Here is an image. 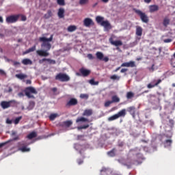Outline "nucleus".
<instances>
[{
    "mask_svg": "<svg viewBox=\"0 0 175 175\" xmlns=\"http://www.w3.org/2000/svg\"><path fill=\"white\" fill-rule=\"evenodd\" d=\"M174 126V120L172 119H170L168 122L165 125L164 129L165 132H167V133L165 134V137H167V139H172V137L173 136V133H172V131L173 130V128Z\"/></svg>",
    "mask_w": 175,
    "mask_h": 175,
    "instance_id": "f257e3e1",
    "label": "nucleus"
},
{
    "mask_svg": "<svg viewBox=\"0 0 175 175\" xmlns=\"http://www.w3.org/2000/svg\"><path fill=\"white\" fill-rule=\"evenodd\" d=\"M105 18L103 16H98L96 17V21L98 24H100L102 27L107 30L111 29V25L109 23V21H103Z\"/></svg>",
    "mask_w": 175,
    "mask_h": 175,
    "instance_id": "f03ea898",
    "label": "nucleus"
},
{
    "mask_svg": "<svg viewBox=\"0 0 175 175\" xmlns=\"http://www.w3.org/2000/svg\"><path fill=\"white\" fill-rule=\"evenodd\" d=\"M32 94L34 95L38 94V91L35 88L29 86L25 89V94L29 99H35V96L32 95Z\"/></svg>",
    "mask_w": 175,
    "mask_h": 175,
    "instance_id": "7ed1b4c3",
    "label": "nucleus"
},
{
    "mask_svg": "<svg viewBox=\"0 0 175 175\" xmlns=\"http://www.w3.org/2000/svg\"><path fill=\"white\" fill-rule=\"evenodd\" d=\"M0 105L3 109H9V107H16V106H17V101H16V100L1 101Z\"/></svg>",
    "mask_w": 175,
    "mask_h": 175,
    "instance_id": "20e7f679",
    "label": "nucleus"
},
{
    "mask_svg": "<svg viewBox=\"0 0 175 175\" xmlns=\"http://www.w3.org/2000/svg\"><path fill=\"white\" fill-rule=\"evenodd\" d=\"M18 18H20V14L10 15L6 18L5 21L7 24H14L18 21Z\"/></svg>",
    "mask_w": 175,
    "mask_h": 175,
    "instance_id": "39448f33",
    "label": "nucleus"
},
{
    "mask_svg": "<svg viewBox=\"0 0 175 175\" xmlns=\"http://www.w3.org/2000/svg\"><path fill=\"white\" fill-rule=\"evenodd\" d=\"M55 79V80H59V81H62V83L69 81V80H70V77H69L68 75L64 73L57 74Z\"/></svg>",
    "mask_w": 175,
    "mask_h": 175,
    "instance_id": "423d86ee",
    "label": "nucleus"
},
{
    "mask_svg": "<svg viewBox=\"0 0 175 175\" xmlns=\"http://www.w3.org/2000/svg\"><path fill=\"white\" fill-rule=\"evenodd\" d=\"M135 12L137 14H138V16H139V17L143 23H148V21H149L148 16H147L146 13H144L140 10H135Z\"/></svg>",
    "mask_w": 175,
    "mask_h": 175,
    "instance_id": "0eeeda50",
    "label": "nucleus"
},
{
    "mask_svg": "<svg viewBox=\"0 0 175 175\" xmlns=\"http://www.w3.org/2000/svg\"><path fill=\"white\" fill-rule=\"evenodd\" d=\"M109 43L112 45V46H115L116 48V50H120V46H122V41L121 40H116L114 41V39L113 38V37H110L109 39Z\"/></svg>",
    "mask_w": 175,
    "mask_h": 175,
    "instance_id": "6e6552de",
    "label": "nucleus"
},
{
    "mask_svg": "<svg viewBox=\"0 0 175 175\" xmlns=\"http://www.w3.org/2000/svg\"><path fill=\"white\" fill-rule=\"evenodd\" d=\"M18 146L19 148V151L22 152H29L31 151V148H27V144L24 143V142H21L18 143Z\"/></svg>",
    "mask_w": 175,
    "mask_h": 175,
    "instance_id": "1a4fd4ad",
    "label": "nucleus"
},
{
    "mask_svg": "<svg viewBox=\"0 0 175 175\" xmlns=\"http://www.w3.org/2000/svg\"><path fill=\"white\" fill-rule=\"evenodd\" d=\"M162 83V79H154L152 83H150L149 84L147 85V88L151 89V88H154V87H157L159 85Z\"/></svg>",
    "mask_w": 175,
    "mask_h": 175,
    "instance_id": "9d476101",
    "label": "nucleus"
},
{
    "mask_svg": "<svg viewBox=\"0 0 175 175\" xmlns=\"http://www.w3.org/2000/svg\"><path fill=\"white\" fill-rule=\"evenodd\" d=\"M77 103H79V101H77V99L75 98H72L66 104V107H70V106H76Z\"/></svg>",
    "mask_w": 175,
    "mask_h": 175,
    "instance_id": "9b49d317",
    "label": "nucleus"
},
{
    "mask_svg": "<svg viewBox=\"0 0 175 175\" xmlns=\"http://www.w3.org/2000/svg\"><path fill=\"white\" fill-rule=\"evenodd\" d=\"M121 66L122 68H136V64H135V62L130 61L129 62L122 63Z\"/></svg>",
    "mask_w": 175,
    "mask_h": 175,
    "instance_id": "f8f14e48",
    "label": "nucleus"
},
{
    "mask_svg": "<svg viewBox=\"0 0 175 175\" xmlns=\"http://www.w3.org/2000/svg\"><path fill=\"white\" fill-rule=\"evenodd\" d=\"M94 21H92V19H91L90 18H85L83 20V25L85 27H91V25H94Z\"/></svg>",
    "mask_w": 175,
    "mask_h": 175,
    "instance_id": "ddd939ff",
    "label": "nucleus"
},
{
    "mask_svg": "<svg viewBox=\"0 0 175 175\" xmlns=\"http://www.w3.org/2000/svg\"><path fill=\"white\" fill-rule=\"evenodd\" d=\"M127 111L130 113L133 118L136 117V107L135 106L129 107L127 108Z\"/></svg>",
    "mask_w": 175,
    "mask_h": 175,
    "instance_id": "4468645a",
    "label": "nucleus"
},
{
    "mask_svg": "<svg viewBox=\"0 0 175 175\" xmlns=\"http://www.w3.org/2000/svg\"><path fill=\"white\" fill-rule=\"evenodd\" d=\"M80 73L83 76V77H87V76H90L91 74V70H87L84 68H81L79 69Z\"/></svg>",
    "mask_w": 175,
    "mask_h": 175,
    "instance_id": "2eb2a0df",
    "label": "nucleus"
},
{
    "mask_svg": "<svg viewBox=\"0 0 175 175\" xmlns=\"http://www.w3.org/2000/svg\"><path fill=\"white\" fill-rule=\"evenodd\" d=\"M49 51L47 50H38L36 51L37 54L40 55V57H49L50 55V53L47 52Z\"/></svg>",
    "mask_w": 175,
    "mask_h": 175,
    "instance_id": "dca6fc26",
    "label": "nucleus"
},
{
    "mask_svg": "<svg viewBox=\"0 0 175 175\" xmlns=\"http://www.w3.org/2000/svg\"><path fill=\"white\" fill-rule=\"evenodd\" d=\"M41 47H43L46 50V51H50L51 49V44L50 42H47L46 41L42 42V44H41Z\"/></svg>",
    "mask_w": 175,
    "mask_h": 175,
    "instance_id": "f3484780",
    "label": "nucleus"
},
{
    "mask_svg": "<svg viewBox=\"0 0 175 175\" xmlns=\"http://www.w3.org/2000/svg\"><path fill=\"white\" fill-rule=\"evenodd\" d=\"M158 10H159V6L157 5H152L149 6L150 13H154L155 12H158Z\"/></svg>",
    "mask_w": 175,
    "mask_h": 175,
    "instance_id": "a211bd4d",
    "label": "nucleus"
},
{
    "mask_svg": "<svg viewBox=\"0 0 175 175\" xmlns=\"http://www.w3.org/2000/svg\"><path fill=\"white\" fill-rule=\"evenodd\" d=\"M59 18H64L65 17V9L60 8L57 12Z\"/></svg>",
    "mask_w": 175,
    "mask_h": 175,
    "instance_id": "6ab92c4d",
    "label": "nucleus"
},
{
    "mask_svg": "<svg viewBox=\"0 0 175 175\" xmlns=\"http://www.w3.org/2000/svg\"><path fill=\"white\" fill-rule=\"evenodd\" d=\"M116 116H118V118H120V117H125L126 116V109H123L120 110L116 113Z\"/></svg>",
    "mask_w": 175,
    "mask_h": 175,
    "instance_id": "aec40b11",
    "label": "nucleus"
},
{
    "mask_svg": "<svg viewBox=\"0 0 175 175\" xmlns=\"http://www.w3.org/2000/svg\"><path fill=\"white\" fill-rule=\"evenodd\" d=\"M135 34L137 36H142V35H143V28L140 26H137Z\"/></svg>",
    "mask_w": 175,
    "mask_h": 175,
    "instance_id": "412c9836",
    "label": "nucleus"
},
{
    "mask_svg": "<svg viewBox=\"0 0 175 175\" xmlns=\"http://www.w3.org/2000/svg\"><path fill=\"white\" fill-rule=\"evenodd\" d=\"M92 113V109H85L82 113V116H83V117H90Z\"/></svg>",
    "mask_w": 175,
    "mask_h": 175,
    "instance_id": "4be33fe9",
    "label": "nucleus"
},
{
    "mask_svg": "<svg viewBox=\"0 0 175 175\" xmlns=\"http://www.w3.org/2000/svg\"><path fill=\"white\" fill-rule=\"evenodd\" d=\"M52 40H53V35H51L49 38H47L46 37H40L39 38L40 42H46L49 43V42H51Z\"/></svg>",
    "mask_w": 175,
    "mask_h": 175,
    "instance_id": "5701e85b",
    "label": "nucleus"
},
{
    "mask_svg": "<svg viewBox=\"0 0 175 175\" xmlns=\"http://www.w3.org/2000/svg\"><path fill=\"white\" fill-rule=\"evenodd\" d=\"M120 99L117 95L112 96L111 97V102L112 103H119Z\"/></svg>",
    "mask_w": 175,
    "mask_h": 175,
    "instance_id": "b1692460",
    "label": "nucleus"
},
{
    "mask_svg": "<svg viewBox=\"0 0 175 175\" xmlns=\"http://www.w3.org/2000/svg\"><path fill=\"white\" fill-rule=\"evenodd\" d=\"M38 136V134L36 133V132L33 131L31 133H30L27 136V139H29V140L34 139V137H36Z\"/></svg>",
    "mask_w": 175,
    "mask_h": 175,
    "instance_id": "393cba45",
    "label": "nucleus"
},
{
    "mask_svg": "<svg viewBox=\"0 0 175 175\" xmlns=\"http://www.w3.org/2000/svg\"><path fill=\"white\" fill-rule=\"evenodd\" d=\"M172 143H173V140L171 138H168L164 142V146L165 147H170L172 146Z\"/></svg>",
    "mask_w": 175,
    "mask_h": 175,
    "instance_id": "a878e982",
    "label": "nucleus"
},
{
    "mask_svg": "<svg viewBox=\"0 0 175 175\" xmlns=\"http://www.w3.org/2000/svg\"><path fill=\"white\" fill-rule=\"evenodd\" d=\"M35 50H36V46H33L31 48L26 50L25 52H23V55H25V54H29V53H32L35 51Z\"/></svg>",
    "mask_w": 175,
    "mask_h": 175,
    "instance_id": "bb28decb",
    "label": "nucleus"
},
{
    "mask_svg": "<svg viewBox=\"0 0 175 175\" xmlns=\"http://www.w3.org/2000/svg\"><path fill=\"white\" fill-rule=\"evenodd\" d=\"M22 64L23 65H32V60L29 59H23L22 60Z\"/></svg>",
    "mask_w": 175,
    "mask_h": 175,
    "instance_id": "cd10ccee",
    "label": "nucleus"
},
{
    "mask_svg": "<svg viewBox=\"0 0 175 175\" xmlns=\"http://www.w3.org/2000/svg\"><path fill=\"white\" fill-rule=\"evenodd\" d=\"M134 97H135V93H133V92H128L126 94V98L128 100L133 99V98Z\"/></svg>",
    "mask_w": 175,
    "mask_h": 175,
    "instance_id": "c85d7f7f",
    "label": "nucleus"
},
{
    "mask_svg": "<svg viewBox=\"0 0 175 175\" xmlns=\"http://www.w3.org/2000/svg\"><path fill=\"white\" fill-rule=\"evenodd\" d=\"M76 122L77 123H79V122H88V119L85 118L84 117H80V118H78L76 120Z\"/></svg>",
    "mask_w": 175,
    "mask_h": 175,
    "instance_id": "c756f323",
    "label": "nucleus"
},
{
    "mask_svg": "<svg viewBox=\"0 0 175 175\" xmlns=\"http://www.w3.org/2000/svg\"><path fill=\"white\" fill-rule=\"evenodd\" d=\"M170 24V19H169V18L167 17L164 18L163 21V27H167V25H169Z\"/></svg>",
    "mask_w": 175,
    "mask_h": 175,
    "instance_id": "7c9ffc66",
    "label": "nucleus"
},
{
    "mask_svg": "<svg viewBox=\"0 0 175 175\" xmlns=\"http://www.w3.org/2000/svg\"><path fill=\"white\" fill-rule=\"evenodd\" d=\"M96 57L98 59H100V61H102L103 59V53L102 52H96Z\"/></svg>",
    "mask_w": 175,
    "mask_h": 175,
    "instance_id": "2f4dec72",
    "label": "nucleus"
},
{
    "mask_svg": "<svg viewBox=\"0 0 175 175\" xmlns=\"http://www.w3.org/2000/svg\"><path fill=\"white\" fill-rule=\"evenodd\" d=\"M76 29H77V27L75 25H70L67 29L68 32H75Z\"/></svg>",
    "mask_w": 175,
    "mask_h": 175,
    "instance_id": "473e14b6",
    "label": "nucleus"
},
{
    "mask_svg": "<svg viewBox=\"0 0 175 175\" xmlns=\"http://www.w3.org/2000/svg\"><path fill=\"white\" fill-rule=\"evenodd\" d=\"M107 155L109 157H116V148H113L111 151L107 152Z\"/></svg>",
    "mask_w": 175,
    "mask_h": 175,
    "instance_id": "72a5a7b5",
    "label": "nucleus"
},
{
    "mask_svg": "<svg viewBox=\"0 0 175 175\" xmlns=\"http://www.w3.org/2000/svg\"><path fill=\"white\" fill-rule=\"evenodd\" d=\"M16 77H17V79H20V80H24V79H27V76L24 74H16Z\"/></svg>",
    "mask_w": 175,
    "mask_h": 175,
    "instance_id": "f704fd0d",
    "label": "nucleus"
},
{
    "mask_svg": "<svg viewBox=\"0 0 175 175\" xmlns=\"http://www.w3.org/2000/svg\"><path fill=\"white\" fill-rule=\"evenodd\" d=\"M57 116H58V113H52L49 116V120L51 121H54V120H55Z\"/></svg>",
    "mask_w": 175,
    "mask_h": 175,
    "instance_id": "c9c22d12",
    "label": "nucleus"
},
{
    "mask_svg": "<svg viewBox=\"0 0 175 175\" xmlns=\"http://www.w3.org/2000/svg\"><path fill=\"white\" fill-rule=\"evenodd\" d=\"M115 120H118V116H117V113L108 118V121H114Z\"/></svg>",
    "mask_w": 175,
    "mask_h": 175,
    "instance_id": "e433bc0d",
    "label": "nucleus"
},
{
    "mask_svg": "<svg viewBox=\"0 0 175 175\" xmlns=\"http://www.w3.org/2000/svg\"><path fill=\"white\" fill-rule=\"evenodd\" d=\"M72 124H73V122H72V120H66L64 122V125H65V126H67V127L70 126Z\"/></svg>",
    "mask_w": 175,
    "mask_h": 175,
    "instance_id": "4c0bfd02",
    "label": "nucleus"
},
{
    "mask_svg": "<svg viewBox=\"0 0 175 175\" xmlns=\"http://www.w3.org/2000/svg\"><path fill=\"white\" fill-rule=\"evenodd\" d=\"M21 120H23V116H19L18 118H16L15 120H14V124H15V125H17V124H18L20 121H21Z\"/></svg>",
    "mask_w": 175,
    "mask_h": 175,
    "instance_id": "58836bf2",
    "label": "nucleus"
},
{
    "mask_svg": "<svg viewBox=\"0 0 175 175\" xmlns=\"http://www.w3.org/2000/svg\"><path fill=\"white\" fill-rule=\"evenodd\" d=\"M53 16V12L51 10H48L47 13L45 14L44 17L45 18H50Z\"/></svg>",
    "mask_w": 175,
    "mask_h": 175,
    "instance_id": "ea45409f",
    "label": "nucleus"
},
{
    "mask_svg": "<svg viewBox=\"0 0 175 175\" xmlns=\"http://www.w3.org/2000/svg\"><path fill=\"white\" fill-rule=\"evenodd\" d=\"M57 3L59 6H65V0H57Z\"/></svg>",
    "mask_w": 175,
    "mask_h": 175,
    "instance_id": "a19ab883",
    "label": "nucleus"
},
{
    "mask_svg": "<svg viewBox=\"0 0 175 175\" xmlns=\"http://www.w3.org/2000/svg\"><path fill=\"white\" fill-rule=\"evenodd\" d=\"M90 84H91L92 85H98V84H99V82L98 81H95V80L94 79H90L89 81Z\"/></svg>",
    "mask_w": 175,
    "mask_h": 175,
    "instance_id": "79ce46f5",
    "label": "nucleus"
},
{
    "mask_svg": "<svg viewBox=\"0 0 175 175\" xmlns=\"http://www.w3.org/2000/svg\"><path fill=\"white\" fill-rule=\"evenodd\" d=\"M33 107H35V102L30 101L29 104V109H30V110H32V109H33Z\"/></svg>",
    "mask_w": 175,
    "mask_h": 175,
    "instance_id": "37998d69",
    "label": "nucleus"
},
{
    "mask_svg": "<svg viewBox=\"0 0 175 175\" xmlns=\"http://www.w3.org/2000/svg\"><path fill=\"white\" fill-rule=\"evenodd\" d=\"M111 80H120V77L118 75H113L110 77Z\"/></svg>",
    "mask_w": 175,
    "mask_h": 175,
    "instance_id": "c03bdc74",
    "label": "nucleus"
},
{
    "mask_svg": "<svg viewBox=\"0 0 175 175\" xmlns=\"http://www.w3.org/2000/svg\"><path fill=\"white\" fill-rule=\"evenodd\" d=\"M80 98L81 99H88L89 98V96L87 94H81Z\"/></svg>",
    "mask_w": 175,
    "mask_h": 175,
    "instance_id": "a18cd8bd",
    "label": "nucleus"
},
{
    "mask_svg": "<svg viewBox=\"0 0 175 175\" xmlns=\"http://www.w3.org/2000/svg\"><path fill=\"white\" fill-rule=\"evenodd\" d=\"M113 103L111 100H107L105 103L104 106L105 107H109L110 105H111Z\"/></svg>",
    "mask_w": 175,
    "mask_h": 175,
    "instance_id": "49530a36",
    "label": "nucleus"
},
{
    "mask_svg": "<svg viewBox=\"0 0 175 175\" xmlns=\"http://www.w3.org/2000/svg\"><path fill=\"white\" fill-rule=\"evenodd\" d=\"M47 62H49V64H52V65H55L56 62L55 60H53L51 59H46Z\"/></svg>",
    "mask_w": 175,
    "mask_h": 175,
    "instance_id": "de8ad7c7",
    "label": "nucleus"
},
{
    "mask_svg": "<svg viewBox=\"0 0 175 175\" xmlns=\"http://www.w3.org/2000/svg\"><path fill=\"white\" fill-rule=\"evenodd\" d=\"M89 0H79V4L80 5H85L88 3Z\"/></svg>",
    "mask_w": 175,
    "mask_h": 175,
    "instance_id": "09e8293b",
    "label": "nucleus"
},
{
    "mask_svg": "<svg viewBox=\"0 0 175 175\" xmlns=\"http://www.w3.org/2000/svg\"><path fill=\"white\" fill-rule=\"evenodd\" d=\"M164 43H172L173 42V40L172 38H167L163 40Z\"/></svg>",
    "mask_w": 175,
    "mask_h": 175,
    "instance_id": "8fccbe9b",
    "label": "nucleus"
},
{
    "mask_svg": "<svg viewBox=\"0 0 175 175\" xmlns=\"http://www.w3.org/2000/svg\"><path fill=\"white\" fill-rule=\"evenodd\" d=\"M20 17H21V21H27V16L20 14Z\"/></svg>",
    "mask_w": 175,
    "mask_h": 175,
    "instance_id": "3c124183",
    "label": "nucleus"
},
{
    "mask_svg": "<svg viewBox=\"0 0 175 175\" xmlns=\"http://www.w3.org/2000/svg\"><path fill=\"white\" fill-rule=\"evenodd\" d=\"M10 141H8L3 143L0 144V148H2V147H3L4 146H6V144H8V143H9Z\"/></svg>",
    "mask_w": 175,
    "mask_h": 175,
    "instance_id": "603ef678",
    "label": "nucleus"
},
{
    "mask_svg": "<svg viewBox=\"0 0 175 175\" xmlns=\"http://www.w3.org/2000/svg\"><path fill=\"white\" fill-rule=\"evenodd\" d=\"M0 75L1 76H6V72L3 70L0 69Z\"/></svg>",
    "mask_w": 175,
    "mask_h": 175,
    "instance_id": "864d4df0",
    "label": "nucleus"
},
{
    "mask_svg": "<svg viewBox=\"0 0 175 175\" xmlns=\"http://www.w3.org/2000/svg\"><path fill=\"white\" fill-rule=\"evenodd\" d=\"M77 139L78 140H84V135H78L77 136Z\"/></svg>",
    "mask_w": 175,
    "mask_h": 175,
    "instance_id": "5fc2aeb1",
    "label": "nucleus"
},
{
    "mask_svg": "<svg viewBox=\"0 0 175 175\" xmlns=\"http://www.w3.org/2000/svg\"><path fill=\"white\" fill-rule=\"evenodd\" d=\"M124 142H119L118 144V147H124Z\"/></svg>",
    "mask_w": 175,
    "mask_h": 175,
    "instance_id": "6e6d98bb",
    "label": "nucleus"
},
{
    "mask_svg": "<svg viewBox=\"0 0 175 175\" xmlns=\"http://www.w3.org/2000/svg\"><path fill=\"white\" fill-rule=\"evenodd\" d=\"M88 58L89 59H94V56L92 55V54L89 53V54H88Z\"/></svg>",
    "mask_w": 175,
    "mask_h": 175,
    "instance_id": "4d7b16f0",
    "label": "nucleus"
},
{
    "mask_svg": "<svg viewBox=\"0 0 175 175\" xmlns=\"http://www.w3.org/2000/svg\"><path fill=\"white\" fill-rule=\"evenodd\" d=\"M45 61H47L46 58H44L42 59H40L39 60V64H43V62H45Z\"/></svg>",
    "mask_w": 175,
    "mask_h": 175,
    "instance_id": "13d9d810",
    "label": "nucleus"
},
{
    "mask_svg": "<svg viewBox=\"0 0 175 175\" xmlns=\"http://www.w3.org/2000/svg\"><path fill=\"white\" fill-rule=\"evenodd\" d=\"M102 61H104V62H109V57H103Z\"/></svg>",
    "mask_w": 175,
    "mask_h": 175,
    "instance_id": "bf43d9fd",
    "label": "nucleus"
},
{
    "mask_svg": "<svg viewBox=\"0 0 175 175\" xmlns=\"http://www.w3.org/2000/svg\"><path fill=\"white\" fill-rule=\"evenodd\" d=\"M6 122H7V124H11L13 123V121L12 120H10V119L8 118L6 120Z\"/></svg>",
    "mask_w": 175,
    "mask_h": 175,
    "instance_id": "052dcab7",
    "label": "nucleus"
},
{
    "mask_svg": "<svg viewBox=\"0 0 175 175\" xmlns=\"http://www.w3.org/2000/svg\"><path fill=\"white\" fill-rule=\"evenodd\" d=\"M88 128H90V124H85L82 126V129H87Z\"/></svg>",
    "mask_w": 175,
    "mask_h": 175,
    "instance_id": "680f3d73",
    "label": "nucleus"
},
{
    "mask_svg": "<svg viewBox=\"0 0 175 175\" xmlns=\"http://www.w3.org/2000/svg\"><path fill=\"white\" fill-rule=\"evenodd\" d=\"M125 72H128V69H127V68H122V69L120 70V72H121V73H125Z\"/></svg>",
    "mask_w": 175,
    "mask_h": 175,
    "instance_id": "e2e57ef3",
    "label": "nucleus"
},
{
    "mask_svg": "<svg viewBox=\"0 0 175 175\" xmlns=\"http://www.w3.org/2000/svg\"><path fill=\"white\" fill-rule=\"evenodd\" d=\"M83 160L82 159H78L77 160V163H78V165H81V163H83Z\"/></svg>",
    "mask_w": 175,
    "mask_h": 175,
    "instance_id": "0e129e2a",
    "label": "nucleus"
},
{
    "mask_svg": "<svg viewBox=\"0 0 175 175\" xmlns=\"http://www.w3.org/2000/svg\"><path fill=\"white\" fill-rule=\"evenodd\" d=\"M18 65H21L20 62H14V66H17Z\"/></svg>",
    "mask_w": 175,
    "mask_h": 175,
    "instance_id": "69168bd1",
    "label": "nucleus"
},
{
    "mask_svg": "<svg viewBox=\"0 0 175 175\" xmlns=\"http://www.w3.org/2000/svg\"><path fill=\"white\" fill-rule=\"evenodd\" d=\"M18 96L20 97V98H23V96H24V93L23 92H19L18 94Z\"/></svg>",
    "mask_w": 175,
    "mask_h": 175,
    "instance_id": "338daca9",
    "label": "nucleus"
},
{
    "mask_svg": "<svg viewBox=\"0 0 175 175\" xmlns=\"http://www.w3.org/2000/svg\"><path fill=\"white\" fill-rule=\"evenodd\" d=\"M20 137L18 136H16L15 137L13 138L12 140H14V142H16V140H19Z\"/></svg>",
    "mask_w": 175,
    "mask_h": 175,
    "instance_id": "774afa93",
    "label": "nucleus"
}]
</instances>
